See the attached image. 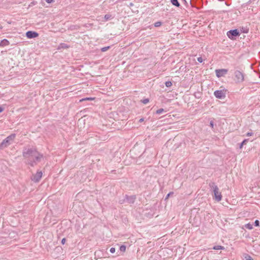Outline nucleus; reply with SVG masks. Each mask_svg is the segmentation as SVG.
Listing matches in <instances>:
<instances>
[{"mask_svg":"<svg viewBox=\"0 0 260 260\" xmlns=\"http://www.w3.org/2000/svg\"><path fill=\"white\" fill-rule=\"evenodd\" d=\"M15 137V134H12L10 136H8L0 144V147H1L2 148L7 147L9 145H10L11 142H12L14 141Z\"/></svg>","mask_w":260,"mask_h":260,"instance_id":"3","label":"nucleus"},{"mask_svg":"<svg viewBox=\"0 0 260 260\" xmlns=\"http://www.w3.org/2000/svg\"><path fill=\"white\" fill-rule=\"evenodd\" d=\"M9 44V42L7 39H4L0 42V47H4Z\"/></svg>","mask_w":260,"mask_h":260,"instance_id":"12","label":"nucleus"},{"mask_svg":"<svg viewBox=\"0 0 260 260\" xmlns=\"http://www.w3.org/2000/svg\"><path fill=\"white\" fill-rule=\"evenodd\" d=\"M111 18V15L110 14H106L104 16V19L106 21L108 20Z\"/></svg>","mask_w":260,"mask_h":260,"instance_id":"18","label":"nucleus"},{"mask_svg":"<svg viewBox=\"0 0 260 260\" xmlns=\"http://www.w3.org/2000/svg\"><path fill=\"white\" fill-rule=\"evenodd\" d=\"M165 85L166 87H170L172 85V83L171 81H167L165 83Z\"/></svg>","mask_w":260,"mask_h":260,"instance_id":"20","label":"nucleus"},{"mask_svg":"<svg viewBox=\"0 0 260 260\" xmlns=\"http://www.w3.org/2000/svg\"><path fill=\"white\" fill-rule=\"evenodd\" d=\"M246 260H253V258L249 255L245 256Z\"/></svg>","mask_w":260,"mask_h":260,"instance_id":"25","label":"nucleus"},{"mask_svg":"<svg viewBox=\"0 0 260 260\" xmlns=\"http://www.w3.org/2000/svg\"><path fill=\"white\" fill-rule=\"evenodd\" d=\"M94 100V98H84V99H82L80 100V102H82V101H86V100L91 101V100Z\"/></svg>","mask_w":260,"mask_h":260,"instance_id":"19","label":"nucleus"},{"mask_svg":"<svg viewBox=\"0 0 260 260\" xmlns=\"http://www.w3.org/2000/svg\"><path fill=\"white\" fill-rule=\"evenodd\" d=\"M216 75L218 77H220L223 76L224 75H225L228 72V70L226 69H219L216 70L215 71Z\"/></svg>","mask_w":260,"mask_h":260,"instance_id":"9","label":"nucleus"},{"mask_svg":"<svg viewBox=\"0 0 260 260\" xmlns=\"http://www.w3.org/2000/svg\"><path fill=\"white\" fill-rule=\"evenodd\" d=\"M110 46H107V47H103V48H101V51L102 52H105L107 50H108L110 48Z\"/></svg>","mask_w":260,"mask_h":260,"instance_id":"22","label":"nucleus"},{"mask_svg":"<svg viewBox=\"0 0 260 260\" xmlns=\"http://www.w3.org/2000/svg\"><path fill=\"white\" fill-rule=\"evenodd\" d=\"M125 198L126 201L129 204L134 203L136 200V197L135 196H128L127 195H126Z\"/></svg>","mask_w":260,"mask_h":260,"instance_id":"10","label":"nucleus"},{"mask_svg":"<svg viewBox=\"0 0 260 260\" xmlns=\"http://www.w3.org/2000/svg\"><path fill=\"white\" fill-rule=\"evenodd\" d=\"M53 1V0H46V2L48 4H50L52 3Z\"/></svg>","mask_w":260,"mask_h":260,"instance_id":"32","label":"nucleus"},{"mask_svg":"<svg viewBox=\"0 0 260 260\" xmlns=\"http://www.w3.org/2000/svg\"><path fill=\"white\" fill-rule=\"evenodd\" d=\"M66 241V238H63L62 240H61V244H64L65 243Z\"/></svg>","mask_w":260,"mask_h":260,"instance_id":"31","label":"nucleus"},{"mask_svg":"<svg viewBox=\"0 0 260 260\" xmlns=\"http://www.w3.org/2000/svg\"><path fill=\"white\" fill-rule=\"evenodd\" d=\"M161 24H162L161 22H160V21H157V22H156L154 24V26H155V27H158V26H160Z\"/></svg>","mask_w":260,"mask_h":260,"instance_id":"21","label":"nucleus"},{"mask_svg":"<svg viewBox=\"0 0 260 260\" xmlns=\"http://www.w3.org/2000/svg\"><path fill=\"white\" fill-rule=\"evenodd\" d=\"M38 32L34 31H28L26 33V36L28 39H32L38 37Z\"/></svg>","mask_w":260,"mask_h":260,"instance_id":"8","label":"nucleus"},{"mask_svg":"<svg viewBox=\"0 0 260 260\" xmlns=\"http://www.w3.org/2000/svg\"><path fill=\"white\" fill-rule=\"evenodd\" d=\"M4 110V108L2 107H0V113L2 112Z\"/></svg>","mask_w":260,"mask_h":260,"instance_id":"34","label":"nucleus"},{"mask_svg":"<svg viewBox=\"0 0 260 260\" xmlns=\"http://www.w3.org/2000/svg\"><path fill=\"white\" fill-rule=\"evenodd\" d=\"M245 227L247 229H249V230H251L253 228V226H252V224H251V223H247L245 225Z\"/></svg>","mask_w":260,"mask_h":260,"instance_id":"15","label":"nucleus"},{"mask_svg":"<svg viewBox=\"0 0 260 260\" xmlns=\"http://www.w3.org/2000/svg\"><path fill=\"white\" fill-rule=\"evenodd\" d=\"M227 35L229 38L233 39L234 37L239 36L240 35V33L237 29H235L230 30L228 31Z\"/></svg>","mask_w":260,"mask_h":260,"instance_id":"5","label":"nucleus"},{"mask_svg":"<svg viewBox=\"0 0 260 260\" xmlns=\"http://www.w3.org/2000/svg\"><path fill=\"white\" fill-rule=\"evenodd\" d=\"M248 139H245L243 141V142L240 144V146H239V148L240 149H241L243 147V146L245 144H246V142L248 141Z\"/></svg>","mask_w":260,"mask_h":260,"instance_id":"16","label":"nucleus"},{"mask_svg":"<svg viewBox=\"0 0 260 260\" xmlns=\"http://www.w3.org/2000/svg\"><path fill=\"white\" fill-rule=\"evenodd\" d=\"M214 95L216 98L219 99H221L225 97V94L224 91L221 90H215L214 92Z\"/></svg>","mask_w":260,"mask_h":260,"instance_id":"7","label":"nucleus"},{"mask_svg":"<svg viewBox=\"0 0 260 260\" xmlns=\"http://www.w3.org/2000/svg\"><path fill=\"white\" fill-rule=\"evenodd\" d=\"M213 249L214 250H222V249H224V247L223 246H222L216 245V246H214L213 247Z\"/></svg>","mask_w":260,"mask_h":260,"instance_id":"14","label":"nucleus"},{"mask_svg":"<svg viewBox=\"0 0 260 260\" xmlns=\"http://www.w3.org/2000/svg\"><path fill=\"white\" fill-rule=\"evenodd\" d=\"M144 118H142L139 119V122H142L144 121Z\"/></svg>","mask_w":260,"mask_h":260,"instance_id":"35","label":"nucleus"},{"mask_svg":"<svg viewBox=\"0 0 260 260\" xmlns=\"http://www.w3.org/2000/svg\"><path fill=\"white\" fill-rule=\"evenodd\" d=\"M164 109H162V108H160V109H158L157 110H156V114H161L164 111Z\"/></svg>","mask_w":260,"mask_h":260,"instance_id":"17","label":"nucleus"},{"mask_svg":"<svg viewBox=\"0 0 260 260\" xmlns=\"http://www.w3.org/2000/svg\"><path fill=\"white\" fill-rule=\"evenodd\" d=\"M235 76L237 82L240 83L244 81V74L240 71H236L235 72Z\"/></svg>","mask_w":260,"mask_h":260,"instance_id":"4","label":"nucleus"},{"mask_svg":"<svg viewBox=\"0 0 260 260\" xmlns=\"http://www.w3.org/2000/svg\"><path fill=\"white\" fill-rule=\"evenodd\" d=\"M197 60H198L199 62L201 63V62H203V58H202V57H198V58H197Z\"/></svg>","mask_w":260,"mask_h":260,"instance_id":"27","label":"nucleus"},{"mask_svg":"<svg viewBox=\"0 0 260 260\" xmlns=\"http://www.w3.org/2000/svg\"><path fill=\"white\" fill-rule=\"evenodd\" d=\"M171 2L173 5L177 7H179L180 6V3L178 2V0H171Z\"/></svg>","mask_w":260,"mask_h":260,"instance_id":"13","label":"nucleus"},{"mask_svg":"<svg viewBox=\"0 0 260 260\" xmlns=\"http://www.w3.org/2000/svg\"><path fill=\"white\" fill-rule=\"evenodd\" d=\"M22 156L26 159L27 164L31 167H34L44 158L43 154L39 152L34 147L27 146L24 147Z\"/></svg>","mask_w":260,"mask_h":260,"instance_id":"1","label":"nucleus"},{"mask_svg":"<svg viewBox=\"0 0 260 260\" xmlns=\"http://www.w3.org/2000/svg\"><path fill=\"white\" fill-rule=\"evenodd\" d=\"M253 133H252V132H248V133L246 134V136H247V137H250V136H252V135H253Z\"/></svg>","mask_w":260,"mask_h":260,"instance_id":"29","label":"nucleus"},{"mask_svg":"<svg viewBox=\"0 0 260 260\" xmlns=\"http://www.w3.org/2000/svg\"><path fill=\"white\" fill-rule=\"evenodd\" d=\"M209 186L213 189L215 200L219 202L221 200L222 195L220 192L219 191V188L215 183L212 182L209 184Z\"/></svg>","mask_w":260,"mask_h":260,"instance_id":"2","label":"nucleus"},{"mask_svg":"<svg viewBox=\"0 0 260 260\" xmlns=\"http://www.w3.org/2000/svg\"><path fill=\"white\" fill-rule=\"evenodd\" d=\"M149 100L148 99H143V100H142V103H143L144 104H147L149 102Z\"/></svg>","mask_w":260,"mask_h":260,"instance_id":"24","label":"nucleus"},{"mask_svg":"<svg viewBox=\"0 0 260 260\" xmlns=\"http://www.w3.org/2000/svg\"><path fill=\"white\" fill-rule=\"evenodd\" d=\"M120 250L121 251L124 252L126 250V247L125 245H121L120 247Z\"/></svg>","mask_w":260,"mask_h":260,"instance_id":"23","label":"nucleus"},{"mask_svg":"<svg viewBox=\"0 0 260 260\" xmlns=\"http://www.w3.org/2000/svg\"><path fill=\"white\" fill-rule=\"evenodd\" d=\"M259 78H260V74H259Z\"/></svg>","mask_w":260,"mask_h":260,"instance_id":"37","label":"nucleus"},{"mask_svg":"<svg viewBox=\"0 0 260 260\" xmlns=\"http://www.w3.org/2000/svg\"><path fill=\"white\" fill-rule=\"evenodd\" d=\"M210 126L212 127V128H213L214 127V122L213 121H211L210 122Z\"/></svg>","mask_w":260,"mask_h":260,"instance_id":"30","label":"nucleus"},{"mask_svg":"<svg viewBox=\"0 0 260 260\" xmlns=\"http://www.w3.org/2000/svg\"><path fill=\"white\" fill-rule=\"evenodd\" d=\"M42 177V173L41 171H37V172L32 175L31 180L35 182H39Z\"/></svg>","mask_w":260,"mask_h":260,"instance_id":"6","label":"nucleus"},{"mask_svg":"<svg viewBox=\"0 0 260 260\" xmlns=\"http://www.w3.org/2000/svg\"><path fill=\"white\" fill-rule=\"evenodd\" d=\"M259 221L258 220H255V221H254V225L255 226H259Z\"/></svg>","mask_w":260,"mask_h":260,"instance_id":"26","label":"nucleus"},{"mask_svg":"<svg viewBox=\"0 0 260 260\" xmlns=\"http://www.w3.org/2000/svg\"><path fill=\"white\" fill-rule=\"evenodd\" d=\"M120 204H122L123 202L120 201Z\"/></svg>","mask_w":260,"mask_h":260,"instance_id":"36","label":"nucleus"},{"mask_svg":"<svg viewBox=\"0 0 260 260\" xmlns=\"http://www.w3.org/2000/svg\"><path fill=\"white\" fill-rule=\"evenodd\" d=\"M69 47H70V46L69 45H68L67 44L64 43H61L58 45L57 49L60 50L61 49H68Z\"/></svg>","mask_w":260,"mask_h":260,"instance_id":"11","label":"nucleus"},{"mask_svg":"<svg viewBox=\"0 0 260 260\" xmlns=\"http://www.w3.org/2000/svg\"><path fill=\"white\" fill-rule=\"evenodd\" d=\"M110 251L111 253H113L115 251V248L114 247H111L110 249Z\"/></svg>","mask_w":260,"mask_h":260,"instance_id":"28","label":"nucleus"},{"mask_svg":"<svg viewBox=\"0 0 260 260\" xmlns=\"http://www.w3.org/2000/svg\"><path fill=\"white\" fill-rule=\"evenodd\" d=\"M173 193V192H172L169 193L166 197V199H167L169 196H170V194H172Z\"/></svg>","mask_w":260,"mask_h":260,"instance_id":"33","label":"nucleus"}]
</instances>
